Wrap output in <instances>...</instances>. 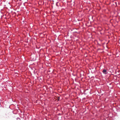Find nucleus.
<instances>
[{
  "label": "nucleus",
  "mask_w": 120,
  "mask_h": 120,
  "mask_svg": "<svg viewBox=\"0 0 120 120\" xmlns=\"http://www.w3.org/2000/svg\"><path fill=\"white\" fill-rule=\"evenodd\" d=\"M59 99H60V97H58V100H59Z\"/></svg>",
  "instance_id": "f03ea898"
},
{
  "label": "nucleus",
  "mask_w": 120,
  "mask_h": 120,
  "mask_svg": "<svg viewBox=\"0 0 120 120\" xmlns=\"http://www.w3.org/2000/svg\"><path fill=\"white\" fill-rule=\"evenodd\" d=\"M103 73L105 74H106L107 73H106V70H105V69H104L103 71H102Z\"/></svg>",
  "instance_id": "f257e3e1"
}]
</instances>
